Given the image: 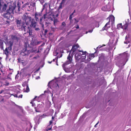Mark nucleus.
<instances>
[{
    "label": "nucleus",
    "mask_w": 131,
    "mask_h": 131,
    "mask_svg": "<svg viewBox=\"0 0 131 131\" xmlns=\"http://www.w3.org/2000/svg\"><path fill=\"white\" fill-rule=\"evenodd\" d=\"M58 56H57V57H56L55 59H53V61L54 62L56 60V61H57V60L58 59Z\"/></svg>",
    "instance_id": "4c0bfd02"
},
{
    "label": "nucleus",
    "mask_w": 131,
    "mask_h": 131,
    "mask_svg": "<svg viewBox=\"0 0 131 131\" xmlns=\"http://www.w3.org/2000/svg\"><path fill=\"white\" fill-rule=\"evenodd\" d=\"M93 31V29H92L91 30H89L88 32V31H86V34H87L88 33V32H90V33H91Z\"/></svg>",
    "instance_id": "58836bf2"
},
{
    "label": "nucleus",
    "mask_w": 131,
    "mask_h": 131,
    "mask_svg": "<svg viewBox=\"0 0 131 131\" xmlns=\"http://www.w3.org/2000/svg\"><path fill=\"white\" fill-rule=\"evenodd\" d=\"M51 81H50V82H48V85H47V86L49 87V88H47V89H48V91H49V92H50V91L49 90V88L50 89H51V88L50 86H49V84H50L51 83Z\"/></svg>",
    "instance_id": "c756f323"
},
{
    "label": "nucleus",
    "mask_w": 131,
    "mask_h": 131,
    "mask_svg": "<svg viewBox=\"0 0 131 131\" xmlns=\"http://www.w3.org/2000/svg\"><path fill=\"white\" fill-rule=\"evenodd\" d=\"M101 9L103 11H105L107 10L106 6H103L102 7Z\"/></svg>",
    "instance_id": "cd10ccee"
},
{
    "label": "nucleus",
    "mask_w": 131,
    "mask_h": 131,
    "mask_svg": "<svg viewBox=\"0 0 131 131\" xmlns=\"http://www.w3.org/2000/svg\"><path fill=\"white\" fill-rule=\"evenodd\" d=\"M11 75H10V74H8L7 77V78L8 79H9L10 80L12 79V78H11Z\"/></svg>",
    "instance_id": "e433bc0d"
},
{
    "label": "nucleus",
    "mask_w": 131,
    "mask_h": 131,
    "mask_svg": "<svg viewBox=\"0 0 131 131\" xmlns=\"http://www.w3.org/2000/svg\"><path fill=\"white\" fill-rule=\"evenodd\" d=\"M18 62H21L20 61V59L19 58L18 59Z\"/></svg>",
    "instance_id": "6e6d98bb"
},
{
    "label": "nucleus",
    "mask_w": 131,
    "mask_h": 131,
    "mask_svg": "<svg viewBox=\"0 0 131 131\" xmlns=\"http://www.w3.org/2000/svg\"><path fill=\"white\" fill-rule=\"evenodd\" d=\"M35 18L37 21H39V18L40 17L38 16L37 13H36L35 14Z\"/></svg>",
    "instance_id": "5701e85b"
},
{
    "label": "nucleus",
    "mask_w": 131,
    "mask_h": 131,
    "mask_svg": "<svg viewBox=\"0 0 131 131\" xmlns=\"http://www.w3.org/2000/svg\"><path fill=\"white\" fill-rule=\"evenodd\" d=\"M43 108V105L42 104H38L37 107H35V111L36 112H41Z\"/></svg>",
    "instance_id": "f8f14e48"
},
{
    "label": "nucleus",
    "mask_w": 131,
    "mask_h": 131,
    "mask_svg": "<svg viewBox=\"0 0 131 131\" xmlns=\"http://www.w3.org/2000/svg\"><path fill=\"white\" fill-rule=\"evenodd\" d=\"M40 78V77L39 76H38L37 77V78H36V79H39Z\"/></svg>",
    "instance_id": "69168bd1"
},
{
    "label": "nucleus",
    "mask_w": 131,
    "mask_h": 131,
    "mask_svg": "<svg viewBox=\"0 0 131 131\" xmlns=\"http://www.w3.org/2000/svg\"><path fill=\"white\" fill-rule=\"evenodd\" d=\"M75 28L77 29H78L79 28V26L78 25H77L76 27H75Z\"/></svg>",
    "instance_id": "13d9d810"
},
{
    "label": "nucleus",
    "mask_w": 131,
    "mask_h": 131,
    "mask_svg": "<svg viewBox=\"0 0 131 131\" xmlns=\"http://www.w3.org/2000/svg\"><path fill=\"white\" fill-rule=\"evenodd\" d=\"M23 95L22 94H20V95L18 97V98H22V97Z\"/></svg>",
    "instance_id": "a18cd8bd"
},
{
    "label": "nucleus",
    "mask_w": 131,
    "mask_h": 131,
    "mask_svg": "<svg viewBox=\"0 0 131 131\" xmlns=\"http://www.w3.org/2000/svg\"><path fill=\"white\" fill-rule=\"evenodd\" d=\"M13 38L14 39H17V37L16 36H13Z\"/></svg>",
    "instance_id": "37998d69"
},
{
    "label": "nucleus",
    "mask_w": 131,
    "mask_h": 131,
    "mask_svg": "<svg viewBox=\"0 0 131 131\" xmlns=\"http://www.w3.org/2000/svg\"><path fill=\"white\" fill-rule=\"evenodd\" d=\"M29 4L28 3V2H27V3H26L25 4V5H29Z\"/></svg>",
    "instance_id": "052dcab7"
},
{
    "label": "nucleus",
    "mask_w": 131,
    "mask_h": 131,
    "mask_svg": "<svg viewBox=\"0 0 131 131\" xmlns=\"http://www.w3.org/2000/svg\"><path fill=\"white\" fill-rule=\"evenodd\" d=\"M111 20L112 22H114L115 20V17H114L112 16H111L109 18V21L107 23L105 24V26L102 29V31H104V30H106L107 29L108 27L107 28H106V27L107 26V25H110V20Z\"/></svg>",
    "instance_id": "1a4fd4ad"
},
{
    "label": "nucleus",
    "mask_w": 131,
    "mask_h": 131,
    "mask_svg": "<svg viewBox=\"0 0 131 131\" xmlns=\"http://www.w3.org/2000/svg\"><path fill=\"white\" fill-rule=\"evenodd\" d=\"M85 54H85L84 55V56H82V57H83V59H85L86 57V55H85Z\"/></svg>",
    "instance_id": "49530a36"
},
{
    "label": "nucleus",
    "mask_w": 131,
    "mask_h": 131,
    "mask_svg": "<svg viewBox=\"0 0 131 131\" xmlns=\"http://www.w3.org/2000/svg\"><path fill=\"white\" fill-rule=\"evenodd\" d=\"M41 42V41H38L37 39H32L30 41V45L28 43L26 44V45L27 46V45L29 47L32 48L34 46L39 44Z\"/></svg>",
    "instance_id": "20e7f679"
},
{
    "label": "nucleus",
    "mask_w": 131,
    "mask_h": 131,
    "mask_svg": "<svg viewBox=\"0 0 131 131\" xmlns=\"http://www.w3.org/2000/svg\"><path fill=\"white\" fill-rule=\"evenodd\" d=\"M47 15V14H44L43 15V17L44 19H45L46 18V16Z\"/></svg>",
    "instance_id": "de8ad7c7"
},
{
    "label": "nucleus",
    "mask_w": 131,
    "mask_h": 131,
    "mask_svg": "<svg viewBox=\"0 0 131 131\" xmlns=\"http://www.w3.org/2000/svg\"><path fill=\"white\" fill-rule=\"evenodd\" d=\"M31 24L30 26L31 28H35L37 26V23L35 21V19H32L31 21Z\"/></svg>",
    "instance_id": "4468645a"
},
{
    "label": "nucleus",
    "mask_w": 131,
    "mask_h": 131,
    "mask_svg": "<svg viewBox=\"0 0 131 131\" xmlns=\"http://www.w3.org/2000/svg\"><path fill=\"white\" fill-rule=\"evenodd\" d=\"M99 123V122H98L95 125V126H94L95 127H96V126Z\"/></svg>",
    "instance_id": "0e129e2a"
},
{
    "label": "nucleus",
    "mask_w": 131,
    "mask_h": 131,
    "mask_svg": "<svg viewBox=\"0 0 131 131\" xmlns=\"http://www.w3.org/2000/svg\"><path fill=\"white\" fill-rule=\"evenodd\" d=\"M130 38L129 37V35H127L125 37V41H124V43L127 44L130 42Z\"/></svg>",
    "instance_id": "dca6fc26"
},
{
    "label": "nucleus",
    "mask_w": 131,
    "mask_h": 131,
    "mask_svg": "<svg viewBox=\"0 0 131 131\" xmlns=\"http://www.w3.org/2000/svg\"><path fill=\"white\" fill-rule=\"evenodd\" d=\"M128 23L127 22H126V24L125 25H124V29H126L127 28L128 26Z\"/></svg>",
    "instance_id": "2f4dec72"
},
{
    "label": "nucleus",
    "mask_w": 131,
    "mask_h": 131,
    "mask_svg": "<svg viewBox=\"0 0 131 131\" xmlns=\"http://www.w3.org/2000/svg\"><path fill=\"white\" fill-rule=\"evenodd\" d=\"M28 82L27 81L24 82L22 84L23 86L25 87V86H26L27 85H28Z\"/></svg>",
    "instance_id": "bb28decb"
},
{
    "label": "nucleus",
    "mask_w": 131,
    "mask_h": 131,
    "mask_svg": "<svg viewBox=\"0 0 131 131\" xmlns=\"http://www.w3.org/2000/svg\"><path fill=\"white\" fill-rule=\"evenodd\" d=\"M16 22L17 26L18 28V29L20 30L22 27L24 25V22L21 23V20H17L16 21Z\"/></svg>",
    "instance_id": "ddd939ff"
},
{
    "label": "nucleus",
    "mask_w": 131,
    "mask_h": 131,
    "mask_svg": "<svg viewBox=\"0 0 131 131\" xmlns=\"http://www.w3.org/2000/svg\"><path fill=\"white\" fill-rule=\"evenodd\" d=\"M47 91H46V90L44 92V94H42L41 95H40L38 97H41L42 95H44V94L45 93H47Z\"/></svg>",
    "instance_id": "79ce46f5"
},
{
    "label": "nucleus",
    "mask_w": 131,
    "mask_h": 131,
    "mask_svg": "<svg viewBox=\"0 0 131 131\" xmlns=\"http://www.w3.org/2000/svg\"><path fill=\"white\" fill-rule=\"evenodd\" d=\"M70 54V53L67 58V60L62 65V67L64 70L66 72H68V71L66 70V68L65 67L66 65L71 63L72 62V58L71 57Z\"/></svg>",
    "instance_id": "7ed1b4c3"
},
{
    "label": "nucleus",
    "mask_w": 131,
    "mask_h": 131,
    "mask_svg": "<svg viewBox=\"0 0 131 131\" xmlns=\"http://www.w3.org/2000/svg\"><path fill=\"white\" fill-rule=\"evenodd\" d=\"M64 38V37H61L60 39V40H62Z\"/></svg>",
    "instance_id": "4d7b16f0"
},
{
    "label": "nucleus",
    "mask_w": 131,
    "mask_h": 131,
    "mask_svg": "<svg viewBox=\"0 0 131 131\" xmlns=\"http://www.w3.org/2000/svg\"><path fill=\"white\" fill-rule=\"evenodd\" d=\"M14 95V97H18V96L17 94H15L14 95Z\"/></svg>",
    "instance_id": "3c124183"
},
{
    "label": "nucleus",
    "mask_w": 131,
    "mask_h": 131,
    "mask_svg": "<svg viewBox=\"0 0 131 131\" xmlns=\"http://www.w3.org/2000/svg\"><path fill=\"white\" fill-rule=\"evenodd\" d=\"M52 120H51L49 122L50 125L48 126L47 129V130H51L52 127L51 125L52 123Z\"/></svg>",
    "instance_id": "aec40b11"
},
{
    "label": "nucleus",
    "mask_w": 131,
    "mask_h": 131,
    "mask_svg": "<svg viewBox=\"0 0 131 131\" xmlns=\"http://www.w3.org/2000/svg\"><path fill=\"white\" fill-rule=\"evenodd\" d=\"M105 45H103L102 46L100 45L98 47H97L96 49H94L95 50V52L94 53L92 54H90L89 55V57H88V58L87 59V60L88 61H90L91 59L90 58H92L93 57H94L95 56H94V54H96L97 52V50L98 49L100 48H101L103 47V46H105Z\"/></svg>",
    "instance_id": "39448f33"
},
{
    "label": "nucleus",
    "mask_w": 131,
    "mask_h": 131,
    "mask_svg": "<svg viewBox=\"0 0 131 131\" xmlns=\"http://www.w3.org/2000/svg\"><path fill=\"white\" fill-rule=\"evenodd\" d=\"M23 20L25 21L26 25H29L32 20V19L30 16L24 14L23 16Z\"/></svg>",
    "instance_id": "423d86ee"
},
{
    "label": "nucleus",
    "mask_w": 131,
    "mask_h": 131,
    "mask_svg": "<svg viewBox=\"0 0 131 131\" xmlns=\"http://www.w3.org/2000/svg\"><path fill=\"white\" fill-rule=\"evenodd\" d=\"M17 5L18 6V9H19L20 7V3L19 2H18L17 4Z\"/></svg>",
    "instance_id": "c9c22d12"
},
{
    "label": "nucleus",
    "mask_w": 131,
    "mask_h": 131,
    "mask_svg": "<svg viewBox=\"0 0 131 131\" xmlns=\"http://www.w3.org/2000/svg\"><path fill=\"white\" fill-rule=\"evenodd\" d=\"M17 7L15 4H13V6L11 5L9 6V8L7 9V12L11 14V13H14V10Z\"/></svg>",
    "instance_id": "9d476101"
},
{
    "label": "nucleus",
    "mask_w": 131,
    "mask_h": 131,
    "mask_svg": "<svg viewBox=\"0 0 131 131\" xmlns=\"http://www.w3.org/2000/svg\"><path fill=\"white\" fill-rule=\"evenodd\" d=\"M54 118V117L53 116H52V120H52V121H53Z\"/></svg>",
    "instance_id": "338daca9"
},
{
    "label": "nucleus",
    "mask_w": 131,
    "mask_h": 131,
    "mask_svg": "<svg viewBox=\"0 0 131 131\" xmlns=\"http://www.w3.org/2000/svg\"><path fill=\"white\" fill-rule=\"evenodd\" d=\"M72 16L70 15V17H69V19L70 20V24H71L72 23V21H74V24H75L77 23L78 22V21L77 20L76 18H74L73 20L72 19Z\"/></svg>",
    "instance_id": "2eb2a0df"
},
{
    "label": "nucleus",
    "mask_w": 131,
    "mask_h": 131,
    "mask_svg": "<svg viewBox=\"0 0 131 131\" xmlns=\"http://www.w3.org/2000/svg\"><path fill=\"white\" fill-rule=\"evenodd\" d=\"M10 14L9 13L7 12L6 13H5L3 15V16L5 18L8 19L9 16H10Z\"/></svg>",
    "instance_id": "f3484780"
},
{
    "label": "nucleus",
    "mask_w": 131,
    "mask_h": 131,
    "mask_svg": "<svg viewBox=\"0 0 131 131\" xmlns=\"http://www.w3.org/2000/svg\"><path fill=\"white\" fill-rule=\"evenodd\" d=\"M123 26L122 25V23L118 24L117 25V28L118 29H119V28H124Z\"/></svg>",
    "instance_id": "393cba45"
},
{
    "label": "nucleus",
    "mask_w": 131,
    "mask_h": 131,
    "mask_svg": "<svg viewBox=\"0 0 131 131\" xmlns=\"http://www.w3.org/2000/svg\"><path fill=\"white\" fill-rule=\"evenodd\" d=\"M75 57L76 60H79L81 58V56H79V54H75Z\"/></svg>",
    "instance_id": "4be33fe9"
},
{
    "label": "nucleus",
    "mask_w": 131,
    "mask_h": 131,
    "mask_svg": "<svg viewBox=\"0 0 131 131\" xmlns=\"http://www.w3.org/2000/svg\"><path fill=\"white\" fill-rule=\"evenodd\" d=\"M2 6V4L1 2V1L0 0V7H1Z\"/></svg>",
    "instance_id": "bf43d9fd"
},
{
    "label": "nucleus",
    "mask_w": 131,
    "mask_h": 131,
    "mask_svg": "<svg viewBox=\"0 0 131 131\" xmlns=\"http://www.w3.org/2000/svg\"><path fill=\"white\" fill-rule=\"evenodd\" d=\"M13 42L11 41H9L8 43V47L7 48H6L5 51V54L6 55L7 57L8 55L9 51L8 50V49L9 50H11L12 49V47L13 45Z\"/></svg>",
    "instance_id": "6e6552de"
},
{
    "label": "nucleus",
    "mask_w": 131,
    "mask_h": 131,
    "mask_svg": "<svg viewBox=\"0 0 131 131\" xmlns=\"http://www.w3.org/2000/svg\"><path fill=\"white\" fill-rule=\"evenodd\" d=\"M104 58V55L102 54L101 56L99 57V60H101L103 59Z\"/></svg>",
    "instance_id": "c85d7f7f"
},
{
    "label": "nucleus",
    "mask_w": 131,
    "mask_h": 131,
    "mask_svg": "<svg viewBox=\"0 0 131 131\" xmlns=\"http://www.w3.org/2000/svg\"><path fill=\"white\" fill-rule=\"evenodd\" d=\"M43 45V44H42L39 47L38 50H37L36 52V53L41 52V51L43 49V48H42V46Z\"/></svg>",
    "instance_id": "412c9836"
},
{
    "label": "nucleus",
    "mask_w": 131,
    "mask_h": 131,
    "mask_svg": "<svg viewBox=\"0 0 131 131\" xmlns=\"http://www.w3.org/2000/svg\"><path fill=\"white\" fill-rule=\"evenodd\" d=\"M128 54L126 53L121 54L118 57L117 63L122 66H124L128 60Z\"/></svg>",
    "instance_id": "f257e3e1"
},
{
    "label": "nucleus",
    "mask_w": 131,
    "mask_h": 131,
    "mask_svg": "<svg viewBox=\"0 0 131 131\" xmlns=\"http://www.w3.org/2000/svg\"><path fill=\"white\" fill-rule=\"evenodd\" d=\"M20 30H24L25 32V34L28 33L29 36H31L32 35V30L30 27L28 25L26 26L25 24L24 25Z\"/></svg>",
    "instance_id": "f03ea898"
},
{
    "label": "nucleus",
    "mask_w": 131,
    "mask_h": 131,
    "mask_svg": "<svg viewBox=\"0 0 131 131\" xmlns=\"http://www.w3.org/2000/svg\"><path fill=\"white\" fill-rule=\"evenodd\" d=\"M42 18H43V17L42 16L40 17V25H41L40 23L43 24L41 22V21H42Z\"/></svg>",
    "instance_id": "ea45409f"
},
{
    "label": "nucleus",
    "mask_w": 131,
    "mask_h": 131,
    "mask_svg": "<svg viewBox=\"0 0 131 131\" xmlns=\"http://www.w3.org/2000/svg\"><path fill=\"white\" fill-rule=\"evenodd\" d=\"M79 47V46L78 44H77L73 45L71 49L72 50L73 52H74L76 50V49H77Z\"/></svg>",
    "instance_id": "a211bd4d"
},
{
    "label": "nucleus",
    "mask_w": 131,
    "mask_h": 131,
    "mask_svg": "<svg viewBox=\"0 0 131 131\" xmlns=\"http://www.w3.org/2000/svg\"><path fill=\"white\" fill-rule=\"evenodd\" d=\"M62 3H60V5L58 7V9H59L62 8Z\"/></svg>",
    "instance_id": "473e14b6"
},
{
    "label": "nucleus",
    "mask_w": 131,
    "mask_h": 131,
    "mask_svg": "<svg viewBox=\"0 0 131 131\" xmlns=\"http://www.w3.org/2000/svg\"><path fill=\"white\" fill-rule=\"evenodd\" d=\"M29 91V88L28 87V85H27V86H26V92H28Z\"/></svg>",
    "instance_id": "7c9ffc66"
},
{
    "label": "nucleus",
    "mask_w": 131,
    "mask_h": 131,
    "mask_svg": "<svg viewBox=\"0 0 131 131\" xmlns=\"http://www.w3.org/2000/svg\"><path fill=\"white\" fill-rule=\"evenodd\" d=\"M14 17L13 16L11 15L10 14V16H9V18L8 19V20H6V22L7 23H9L10 21H12L14 19Z\"/></svg>",
    "instance_id": "6ab92c4d"
},
{
    "label": "nucleus",
    "mask_w": 131,
    "mask_h": 131,
    "mask_svg": "<svg viewBox=\"0 0 131 131\" xmlns=\"http://www.w3.org/2000/svg\"><path fill=\"white\" fill-rule=\"evenodd\" d=\"M52 61H48V63H49L50 64L51 63H52Z\"/></svg>",
    "instance_id": "774afa93"
},
{
    "label": "nucleus",
    "mask_w": 131,
    "mask_h": 131,
    "mask_svg": "<svg viewBox=\"0 0 131 131\" xmlns=\"http://www.w3.org/2000/svg\"><path fill=\"white\" fill-rule=\"evenodd\" d=\"M37 50V49L36 48H35L32 49L31 50V52L32 53H36V52Z\"/></svg>",
    "instance_id": "a878e982"
},
{
    "label": "nucleus",
    "mask_w": 131,
    "mask_h": 131,
    "mask_svg": "<svg viewBox=\"0 0 131 131\" xmlns=\"http://www.w3.org/2000/svg\"><path fill=\"white\" fill-rule=\"evenodd\" d=\"M66 0H62V2L61 3H62V4H64L66 1Z\"/></svg>",
    "instance_id": "c03bdc74"
},
{
    "label": "nucleus",
    "mask_w": 131,
    "mask_h": 131,
    "mask_svg": "<svg viewBox=\"0 0 131 131\" xmlns=\"http://www.w3.org/2000/svg\"><path fill=\"white\" fill-rule=\"evenodd\" d=\"M55 85L56 86V87H57L58 88H59V87L58 85V84H56V83H55Z\"/></svg>",
    "instance_id": "5fc2aeb1"
},
{
    "label": "nucleus",
    "mask_w": 131,
    "mask_h": 131,
    "mask_svg": "<svg viewBox=\"0 0 131 131\" xmlns=\"http://www.w3.org/2000/svg\"><path fill=\"white\" fill-rule=\"evenodd\" d=\"M35 105V104L34 103H32V106H34Z\"/></svg>",
    "instance_id": "680f3d73"
},
{
    "label": "nucleus",
    "mask_w": 131,
    "mask_h": 131,
    "mask_svg": "<svg viewBox=\"0 0 131 131\" xmlns=\"http://www.w3.org/2000/svg\"><path fill=\"white\" fill-rule=\"evenodd\" d=\"M62 56V54H60L59 55V56H58V58H60Z\"/></svg>",
    "instance_id": "864d4df0"
},
{
    "label": "nucleus",
    "mask_w": 131,
    "mask_h": 131,
    "mask_svg": "<svg viewBox=\"0 0 131 131\" xmlns=\"http://www.w3.org/2000/svg\"><path fill=\"white\" fill-rule=\"evenodd\" d=\"M37 14H38V16H39V17H42V14L41 13H37Z\"/></svg>",
    "instance_id": "a19ab883"
},
{
    "label": "nucleus",
    "mask_w": 131,
    "mask_h": 131,
    "mask_svg": "<svg viewBox=\"0 0 131 131\" xmlns=\"http://www.w3.org/2000/svg\"><path fill=\"white\" fill-rule=\"evenodd\" d=\"M25 48L22 50L20 53V54L23 56L28 55L30 52L29 50H27L26 46H25Z\"/></svg>",
    "instance_id": "9b49d317"
},
{
    "label": "nucleus",
    "mask_w": 131,
    "mask_h": 131,
    "mask_svg": "<svg viewBox=\"0 0 131 131\" xmlns=\"http://www.w3.org/2000/svg\"><path fill=\"white\" fill-rule=\"evenodd\" d=\"M41 25L42 28V30H41V32H40V35L41 36L43 35L45 36L47 34V32L49 31V29L47 28L46 29L44 28V25L43 24L40 23Z\"/></svg>",
    "instance_id": "0eeeda50"
},
{
    "label": "nucleus",
    "mask_w": 131,
    "mask_h": 131,
    "mask_svg": "<svg viewBox=\"0 0 131 131\" xmlns=\"http://www.w3.org/2000/svg\"><path fill=\"white\" fill-rule=\"evenodd\" d=\"M56 55H54V56H57L58 54V52H56Z\"/></svg>",
    "instance_id": "e2e57ef3"
},
{
    "label": "nucleus",
    "mask_w": 131,
    "mask_h": 131,
    "mask_svg": "<svg viewBox=\"0 0 131 131\" xmlns=\"http://www.w3.org/2000/svg\"><path fill=\"white\" fill-rule=\"evenodd\" d=\"M57 23V20H54V25H55V24Z\"/></svg>",
    "instance_id": "8fccbe9b"
},
{
    "label": "nucleus",
    "mask_w": 131,
    "mask_h": 131,
    "mask_svg": "<svg viewBox=\"0 0 131 131\" xmlns=\"http://www.w3.org/2000/svg\"><path fill=\"white\" fill-rule=\"evenodd\" d=\"M66 25V24L64 22H63L62 23L61 26L63 27H65Z\"/></svg>",
    "instance_id": "72a5a7b5"
},
{
    "label": "nucleus",
    "mask_w": 131,
    "mask_h": 131,
    "mask_svg": "<svg viewBox=\"0 0 131 131\" xmlns=\"http://www.w3.org/2000/svg\"><path fill=\"white\" fill-rule=\"evenodd\" d=\"M4 91V90H2L0 91V94H2L3 92Z\"/></svg>",
    "instance_id": "603ef678"
},
{
    "label": "nucleus",
    "mask_w": 131,
    "mask_h": 131,
    "mask_svg": "<svg viewBox=\"0 0 131 131\" xmlns=\"http://www.w3.org/2000/svg\"><path fill=\"white\" fill-rule=\"evenodd\" d=\"M79 51L80 52H82V54H81L80 53L77 54H79V56H81V58L82 57V55H84L85 54H86V53H87V52L86 51L83 52V51H81V50H79Z\"/></svg>",
    "instance_id": "b1692460"
},
{
    "label": "nucleus",
    "mask_w": 131,
    "mask_h": 131,
    "mask_svg": "<svg viewBox=\"0 0 131 131\" xmlns=\"http://www.w3.org/2000/svg\"><path fill=\"white\" fill-rule=\"evenodd\" d=\"M37 56H38L37 57H40L39 56V55H38ZM37 57H34L33 58L34 59H37Z\"/></svg>",
    "instance_id": "09e8293b"
},
{
    "label": "nucleus",
    "mask_w": 131,
    "mask_h": 131,
    "mask_svg": "<svg viewBox=\"0 0 131 131\" xmlns=\"http://www.w3.org/2000/svg\"><path fill=\"white\" fill-rule=\"evenodd\" d=\"M35 29V30L37 31H40V29L38 27H36L35 28H34Z\"/></svg>",
    "instance_id": "f704fd0d"
}]
</instances>
